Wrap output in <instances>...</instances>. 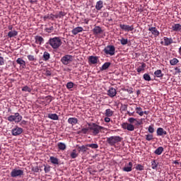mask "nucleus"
<instances>
[{
	"instance_id": "nucleus-1",
	"label": "nucleus",
	"mask_w": 181,
	"mask_h": 181,
	"mask_svg": "<svg viewBox=\"0 0 181 181\" xmlns=\"http://www.w3.org/2000/svg\"><path fill=\"white\" fill-rule=\"evenodd\" d=\"M48 43L52 49H59L63 42H62V39H60V37H54L53 38H49Z\"/></svg>"
},
{
	"instance_id": "nucleus-2",
	"label": "nucleus",
	"mask_w": 181,
	"mask_h": 181,
	"mask_svg": "<svg viewBox=\"0 0 181 181\" xmlns=\"http://www.w3.org/2000/svg\"><path fill=\"white\" fill-rule=\"evenodd\" d=\"M89 129L92 132L93 135H98L100 134V131L101 129H104V127L95 124V123H90L88 124Z\"/></svg>"
},
{
	"instance_id": "nucleus-3",
	"label": "nucleus",
	"mask_w": 181,
	"mask_h": 181,
	"mask_svg": "<svg viewBox=\"0 0 181 181\" xmlns=\"http://www.w3.org/2000/svg\"><path fill=\"white\" fill-rule=\"evenodd\" d=\"M121 141H122V137L119 136H112L107 138V142L110 146H115V144Z\"/></svg>"
},
{
	"instance_id": "nucleus-4",
	"label": "nucleus",
	"mask_w": 181,
	"mask_h": 181,
	"mask_svg": "<svg viewBox=\"0 0 181 181\" xmlns=\"http://www.w3.org/2000/svg\"><path fill=\"white\" fill-rule=\"evenodd\" d=\"M7 119L8 121H9V122L18 123L22 121V115H21V114H19L18 112H16L14 115H11L8 117Z\"/></svg>"
},
{
	"instance_id": "nucleus-5",
	"label": "nucleus",
	"mask_w": 181,
	"mask_h": 181,
	"mask_svg": "<svg viewBox=\"0 0 181 181\" xmlns=\"http://www.w3.org/2000/svg\"><path fill=\"white\" fill-rule=\"evenodd\" d=\"M104 53L105 54H109L110 56H114L115 54V47L114 45H107L104 49Z\"/></svg>"
},
{
	"instance_id": "nucleus-6",
	"label": "nucleus",
	"mask_w": 181,
	"mask_h": 181,
	"mask_svg": "<svg viewBox=\"0 0 181 181\" xmlns=\"http://www.w3.org/2000/svg\"><path fill=\"white\" fill-rule=\"evenodd\" d=\"M61 62L64 65L70 64L73 62V56L66 54L62 57Z\"/></svg>"
},
{
	"instance_id": "nucleus-7",
	"label": "nucleus",
	"mask_w": 181,
	"mask_h": 181,
	"mask_svg": "<svg viewBox=\"0 0 181 181\" xmlns=\"http://www.w3.org/2000/svg\"><path fill=\"white\" fill-rule=\"evenodd\" d=\"M21 176H23V170H18L15 168L11 172V177H21Z\"/></svg>"
},
{
	"instance_id": "nucleus-8",
	"label": "nucleus",
	"mask_w": 181,
	"mask_h": 181,
	"mask_svg": "<svg viewBox=\"0 0 181 181\" xmlns=\"http://www.w3.org/2000/svg\"><path fill=\"white\" fill-rule=\"evenodd\" d=\"M119 28L122 30H124V32H132V30H134V25L120 24Z\"/></svg>"
},
{
	"instance_id": "nucleus-9",
	"label": "nucleus",
	"mask_w": 181,
	"mask_h": 181,
	"mask_svg": "<svg viewBox=\"0 0 181 181\" xmlns=\"http://www.w3.org/2000/svg\"><path fill=\"white\" fill-rule=\"evenodd\" d=\"M11 132L12 135L14 136H18V135H21V134L23 132V129L16 127L15 129H12Z\"/></svg>"
},
{
	"instance_id": "nucleus-10",
	"label": "nucleus",
	"mask_w": 181,
	"mask_h": 181,
	"mask_svg": "<svg viewBox=\"0 0 181 181\" xmlns=\"http://www.w3.org/2000/svg\"><path fill=\"white\" fill-rule=\"evenodd\" d=\"M156 134L158 136H163V135H167L168 132L163 128L159 127L157 129Z\"/></svg>"
},
{
	"instance_id": "nucleus-11",
	"label": "nucleus",
	"mask_w": 181,
	"mask_h": 181,
	"mask_svg": "<svg viewBox=\"0 0 181 181\" xmlns=\"http://www.w3.org/2000/svg\"><path fill=\"white\" fill-rule=\"evenodd\" d=\"M83 30H84L83 27H76L75 28H74L71 30V33L73 35H78V33H81V32H83Z\"/></svg>"
},
{
	"instance_id": "nucleus-12",
	"label": "nucleus",
	"mask_w": 181,
	"mask_h": 181,
	"mask_svg": "<svg viewBox=\"0 0 181 181\" xmlns=\"http://www.w3.org/2000/svg\"><path fill=\"white\" fill-rule=\"evenodd\" d=\"M107 95H109V97H115L117 95V90H115V88H110L108 90H107Z\"/></svg>"
},
{
	"instance_id": "nucleus-13",
	"label": "nucleus",
	"mask_w": 181,
	"mask_h": 181,
	"mask_svg": "<svg viewBox=\"0 0 181 181\" xmlns=\"http://www.w3.org/2000/svg\"><path fill=\"white\" fill-rule=\"evenodd\" d=\"M148 30L151 32L152 35H153L155 37L159 36V31L156 29V27H151L148 28Z\"/></svg>"
},
{
	"instance_id": "nucleus-14",
	"label": "nucleus",
	"mask_w": 181,
	"mask_h": 181,
	"mask_svg": "<svg viewBox=\"0 0 181 181\" xmlns=\"http://www.w3.org/2000/svg\"><path fill=\"white\" fill-rule=\"evenodd\" d=\"M88 62L91 64H97V63L98 62V57H94V56H90L88 58Z\"/></svg>"
},
{
	"instance_id": "nucleus-15",
	"label": "nucleus",
	"mask_w": 181,
	"mask_h": 181,
	"mask_svg": "<svg viewBox=\"0 0 181 181\" xmlns=\"http://www.w3.org/2000/svg\"><path fill=\"white\" fill-rule=\"evenodd\" d=\"M17 64H20L22 69H25L26 67V62L22 58H18L16 60Z\"/></svg>"
},
{
	"instance_id": "nucleus-16",
	"label": "nucleus",
	"mask_w": 181,
	"mask_h": 181,
	"mask_svg": "<svg viewBox=\"0 0 181 181\" xmlns=\"http://www.w3.org/2000/svg\"><path fill=\"white\" fill-rule=\"evenodd\" d=\"M93 32L94 35H100V33H103V29L100 26H95L93 29Z\"/></svg>"
},
{
	"instance_id": "nucleus-17",
	"label": "nucleus",
	"mask_w": 181,
	"mask_h": 181,
	"mask_svg": "<svg viewBox=\"0 0 181 181\" xmlns=\"http://www.w3.org/2000/svg\"><path fill=\"white\" fill-rule=\"evenodd\" d=\"M68 122L69 124H71V125L74 126L76 125V124H77V122H78V119H77V118L76 117H70L68 119Z\"/></svg>"
},
{
	"instance_id": "nucleus-18",
	"label": "nucleus",
	"mask_w": 181,
	"mask_h": 181,
	"mask_svg": "<svg viewBox=\"0 0 181 181\" xmlns=\"http://www.w3.org/2000/svg\"><path fill=\"white\" fill-rule=\"evenodd\" d=\"M172 43H173V40L172 38L164 37L165 46H169V45H172Z\"/></svg>"
},
{
	"instance_id": "nucleus-19",
	"label": "nucleus",
	"mask_w": 181,
	"mask_h": 181,
	"mask_svg": "<svg viewBox=\"0 0 181 181\" xmlns=\"http://www.w3.org/2000/svg\"><path fill=\"white\" fill-rule=\"evenodd\" d=\"M49 160L52 165H59V158L54 157V156H51L49 158Z\"/></svg>"
},
{
	"instance_id": "nucleus-20",
	"label": "nucleus",
	"mask_w": 181,
	"mask_h": 181,
	"mask_svg": "<svg viewBox=\"0 0 181 181\" xmlns=\"http://www.w3.org/2000/svg\"><path fill=\"white\" fill-rule=\"evenodd\" d=\"M158 165H159V163L156 160H153L151 161V168L154 170H156V169H158Z\"/></svg>"
},
{
	"instance_id": "nucleus-21",
	"label": "nucleus",
	"mask_w": 181,
	"mask_h": 181,
	"mask_svg": "<svg viewBox=\"0 0 181 181\" xmlns=\"http://www.w3.org/2000/svg\"><path fill=\"white\" fill-rule=\"evenodd\" d=\"M124 172H131L132 170V162H129L128 166L123 168Z\"/></svg>"
},
{
	"instance_id": "nucleus-22",
	"label": "nucleus",
	"mask_w": 181,
	"mask_h": 181,
	"mask_svg": "<svg viewBox=\"0 0 181 181\" xmlns=\"http://www.w3.org/2000/svg\"><path fill=\"white\" fill-rule=\"evenodd\" d=\"M146 67V64L141 63V66L137 68V73H141V71H144Z\"/></svg>"
},
{
	"instance_id": "nucleus-23",
	"label": "nucleus",
	"mask_w": 181,
	"mask_h": 181,
	"mask_svg": "<svg viewBox=\"0 0 181 181\" xmlns=\"http://www.w3.org/2000/svg\"><path fill=\"white\" fill-rule=\"evenodd\" d=\"M7 36H8L9 37H15V36H18V31L11 30L8 33Z\"/></svg>"
},
{
	"instance_id": "nucleus-24",
	"label": "nucleus",
	"mask_w": 181,
	"mask_h": 181,
	"mask_svg": "<svg viewBox=\"0 0 181 181\" xmlns=\"http://www.w3.org/2000/svg\"><path fill=\"white\" fill-rule=\"evenodd\" d=\"M57 146L59 151H64L66 148V144L62 142L58 143Z\"/></svg>"
},
{
	"instance_id": "nucleus-25",
	"label": "nucleus",
	"mask_w": 181,
	"mask_h": 181,
	"mask_svg": "<svg viewBox=\"0 0 181 181\" xmlns=\"http://www.w3.org/2000/svg\"><path fill=\"white\" fill-rule=\"evenodd\" d=\"M103 1H98L95 5V9L97 11H101V9L103 8Z\"/></svg>"
},
{
	"instance_id": "nucleus-26",
	"label": "nucleus",
	"mask_w": 181,
	"mask_h": 181,
	"mask_svg": "<svg viewBox=\"0 0 181 181\" xmlns=\"http://www.w3.org/2000/svg\"><path fill=\"white\" fill-rule=\"evenodd\" d=\"M173 30H174V32H179L181 30V25L179 23L175 24L173 26Z\"/></svg>"
},
{
	"instance_id": "nucleus-27",
	"label": "nucleus",
	"mask_w": 181,
	"mask_h": 181,
	"mask_svg": "<svg viewBox=\"0 0 181 181\" xmlns=\"http://www.w3.org/2000/svg\"><path fill=\"white\" fill-rule=\"evenodd\" d=\"M154 75L159 78L163 77V74H162V70L160 69H158L157 71H156L154 72Z\"/></svg>"
},
{
	"instance_id": "nucleus-28",
	"label": "nucleus",
	"mask_w": 181,
	"mask_h": 181,
	"mask_svg": "<svg viewBox=\"0 0 181 181\" xmlns=\"http://www.w3.org/2000/svg\"><path fill=\"white\" fill-rule=\"evenodd\" d=\"M43 37H40V36H35V43H37V45H42V42H43Z\"/></svg>"
},
{
	"instance_id": "nucleus-29",
	"label": "nucleus",
	"mask_w": 181,
	"mask_h": 181,
	"mask_svg": "<svg viewBox=\"0 0 181 181\" xmlns=\"http://www.w3.org/2000/svg\"><path fill=\"white\" fill-rule=\"evenodd\" d=\"M105 117H112L114 112L111 109H107L105 112Z\"/></svg>"
},
{
	"instance_id": "nucleus-30",
	"label": "nucleus",
	"mask_w": 181,
	"mask_h": 181,
	"mask_svg": "<svg viewBox=\"0 0 181 181\" xmlns=\"http://www.w3.org/2000/svg\"><path fill=\"white\" fill-rule=\"evenodd\" d=\"M48 118L53 119L54 121H57L59 119V116L57 114H49Z\"/></svg>"
},
{
	"instance_id": "nucleus-31",
	"label": "nucleus",
	"mask_w": 181,
	"mask_h": 181,
	"mask_svg": "<svg viewBox=\"0 0 181 181\" xmlns=\"http://www.w3.org/2000/svg\"><path fill=\"white\" fill-rule=\"evenodd\" d=\"M64 16H66V13L64 11H59L57 14H55V18L59 19V18H63Z\"/></svg>"
},
{
	"instance_id": "nucleus-32",
	"label": "nucleus",
	"mask_w": 181,
	"mask_h": 181,
	"mask_svg": "<svg viewBox=\"0 0 181 181\" xmlns=\"http://www.w3.org/2000/svg\"><path fill=\"white\" fill-rule=\"evenodd\" d=\"M162 152H163V147L160 146L154 151L156 155H162Z\"/></svg>"
},
{
	"instance_id": "nucleus-33",
	"label": "nucleus",
	"mask_w": 181,
	"mask_h": 181,
	"mask_svg": "<svg viewBox=\"0 0 181 181\" xmlns=\"http://www.w3.org/2000/svg\"><path fill=\"white\" fill-rule=\"evenodd\" d=\"M136 113L142 117L144 115V111H142V108L141 107H136Z\"/></svg>"
},
{
	"instance_id": "nucleus-34",
	"label": "nucleus",
	"mask_w": 181,
	"mask_h": 181,
	"mask_svg": "<svg viewBox=\"0 0 181 181\" xmlns=\"http://www.w3.org/2000/svg\"><path fill=\"white\" fill-rule=\"evenodd\" d=\"M43 59H44L45 62H47V60H49V59H50V54L47 52H45L43 54Z\"/></svg>"
},
{
	"instance_id": "nucleus-35",
	"label": "nucleus",
	"mask_w": 181,
	"mask_h": 181,
	"mask_svg": "<svg viewBox=\"0 0 181 181\" xmlns=\"http://www.w3.org/2000/svg\"><path fill=\"white\" fill-rule=\"evenodd\" d=\"M110 66H111V63L110 62H105L101 67L100 70H107V69H108L110 67Z\"/></svg>"
},
{
	"instance_id": "nucleus-36",
	"label": "nucleus",
	"mask_w": 181,
	"mask_h": 181,
	"mask_svg": "<svg viewBox=\"0 0 181 181\" xmlns=\"http://www.w3.org/2000/svg\"><path fill=\"white\" fill-rule=\"evenodd\" d=\"M86 146L88 148H91V149H98V144H87Z\"/></svg>"
},
{
	"instance_id": "nucleus-37",
	"label": "nucleus",
	"mask_w": 181,
	"mask_h": 181,
	"mask_svg": "<svg viewBox=\"0 0 181 181\" xmlns=\"http://www.w3.org/2000/svg\"><path fill=\"white\" fill-rule=\"evenodd\" d=\"M177 63H179V60L176 58L170 60V64H171V66H176Z\"/></svg>"
},
{
	"instance_id": "nucleus-38",
	"label": "nucleus",
	"mask_w": 181,
	"mask_h": 181,
	"mask_svg": "<svg viewBox=\"0 0 181 181\" xmlns=\"http://www.w3.org/2000/svg\"><path fill=\"white\" fill-rule=\"evenodd\" d=\"M127 131H134L135 130V126H134V124H129V123H127Z\"/></svg>"
},
{
	"instance_id": "nucleus-39",
	"label": "nucleus",
	"mask_w": 181,
	"mask_h": 181,
	"mask_svg": "<svg viewBox=\"0 0 181 181\" xmlns=\"http://www.w3.org/2000/svg\"><path fill=\"white\" fill-rule=\"evenodd\" d=\"M77 156H78L77 151H76V149L73 150L72 152L71 153V158L72 159H76V158H77Z\"/></svg>"
},
{
	"instance_id": "nucleus-40",
	"label": "nucleus",
	"mask_w": 181,
	"mask_h": 181,
	"mask_svg": "<svg viewBox=\"0 0 181 181\" xmlns=\"http://www.w3.org/2000/svg\"><path fill=\"white\" fill-rule=\"evenodd\" d=\"M143 78L146 81H151V76L149 75V74H144L143 76Z\"/></svg>"
},
{
	"instance_id": "nucleus-41",
	"label": "nucleus",
	"mask_w": 181,
	"mask_h": 181,
	"mask_svg": "<svg viewBox=\"0 0 181 181\" xmlns=\"http://www.w3.org/2000/svg\"><path fill=\"white\" fill-rule=\"evenodd\" d=\"M22 91H25V93H31L32 89L29 88V86H25L24 87L22 88Z\"/></svg>"
},
{
	"instance_id": "nucleus-42",
	"label": "nucleus",
	"mask_w": 181,
	"mask_h": 181,
	"mask_svg": "<svg viewBox=\"0 0 181 181\" xmlns=\"http://www.w3.org/2000/svg\"><path fill=\"white\" fill-rule=\"evenodd\" d=\"M119 42L121 45H122L123 46H125V45L128 44V39H125L122 37L121 40H119Z\"/></svg>"
},
{
	"instance_id": "nucleus-43",
	"label": "nucleus",
	"mask_w": 181,
	"mask_h": 181,
	"mask_svg": "<svg viewBox=\"0 0 181 181\" xmlns=\"http://www.w3.org/2000/svg\"><path fill=\"white\" fill-rule=\"evenodd\" d=\"M74 87V83L68 82L66 83V88H68V90H70L71 88H73Z\"/></svg>"
},
{
	"instance_id": "nucleus-44",
	"label": "nucleus",
	"mask_w": 181,
	"mask_h": 181,
	"mask_svg": "<svg viewBox=\"0 0 181 181\" xmlns=\"http://www.w3.org/2000/svg\"><path fill=\"white\" fill-rule=\"evenodd\" d=\"M27 57L30 62H36V57H35L33 55L30 54L28 55Z\"/></svg>"
},
{
	"instance_id": "nucleus-45",
	"label": "nucleus",
	"mask_w": 181,
	"mask_h": 181,
	"mask_svg": "<svg viewBox=\"0 0 181 181\" xmlns=\"http://www.w3.org/2000/svg\"><path fill=\"white\" fill-rule=\"evenodd\" d=\"M146 141H152V139H153V135L152 134L146 135Z\"/></svg>"
},
{
	"instance_id": "nucleus-46",
	"label": "nucleus",
	"mask_w": 181,
	"mask_h": 181,
	"mask_svg": "<svg viewBox=\"0 0 181 181\" xmlns=\"http://www.w3.org/2000/svg\"><path fill=\"white\" fill-rule=\"evenodd\" d=\"M78 149H79V152H86V151H87V147H86L85 146H79Z\"/></svg>"
},
{
	"instance_id": "nucleus-47",
	"label": "nucleus",
	"mask_w": 181,
	"mask_h": 181,
	"mask_svg": "<svg viewBox=\"0 0 181 181\" xmlns=\"http://www.w3.org/2000/svg\"><path fill=\"white\" fill-rule=\"evenodd\" d=\"M44 170L45 173H49V172H50V166L49 165H44Z\"/></svg>"
},
{
	"instance_id": "nucleus-48",
	"label": "nucleus",
	"mask_w": 181,
	"mask_h": 181,
	"mask_svg": "<svg viewBox=\"0 0 181 181\" xmlns=\"http://www.w3.org/2000/svg\"><path fill=\"white\" fill-rule=\"evenodd\" d=\"M136 170H144V167L141 164H138L136 167H135Z\"/></svg>"
},
{
	"instance_id": "nucleus-49",
	"label": "nucleus",
	"mask_w": 181,
	"mask_h": 181,
	"mask_svg": "<svg viewBox=\"0 0 181 181\" xmlns=\"http://www.w3.org/2000/svg\"><path fill=\"white\" fill-rule=\"evenodd\" d=\"M148 131L150 134H153L155 132V129H153V126H149Z\"/></svg>"
},
{
	"instance_id": "nucleus-50",
	"label": "nucleus",
	"mask_w": 181,
	"mask_h": 181,
	"mask_svg": "<svg viewBox=\"0 0 181 181\" xmlns=\"http://www.w3.org/2000/svg\"><path fill=\"white\" fill-rule=\"evenodd\" d=\"M45 100L48 104H50L53 99L52 98V96H47Z\"/></svg>"
},
{
	"instance_id": "nucleus-51",
	"label": "nucleus",
	"mask_w": 181,
	"mask_h": 181,
	"mask_svg": "<svg viewBox=\"0 0 181 181\" xmlns=\"http://www.w3.org/2000/svg\"><path fill=\"white\" fill-rule=\"evenodd\" d=\"M135 121H136V119L134 117H130L128 119V122H129V124H134Z\"/></svg>"
},
{
	"instance_id": "nucleus-52",
	"label": "nucleus",
	"mask_w": 181,
	"mask_h": 181,
	"mask_svg": "<svg viewBox=\"0 0 181 181\" xmlns=\"http://www.w3.org/2000/svg\"><path fill=\"white\" fill-rule=\"evenodd\" d=\"M134 89L132 88H128L127 89H125V91H127V93H129V94H132V93H134Z\"/></svg>"
},
{
	"instance_id": "nucleus-53",
	"label": "nucleus",
	"mask_w": 181,
	"mask_h": 181,
	"mask_svg": "<svg viewBox=\"0 0 181 181\" xmlns=\"http://www.w3.org/2000/svg\"><path fill=\"white\" fill-rule=\"evenodd\" d=\"M5 64V60L4 59V57H0V66H4Z\"/></svg>"
},
{
	"instance_id": "nucleus-54",
	"label": "nucleus",
	"mask_w": 181,
	"mask_h": 181,
	"mask_svg": "<svg viewBox=\"0 0 181 181\" xmlns=\"http://www.w3.org/2000/svg\"><path fill=\"white\" fill-rule=\"evenodd\" d=\"M89 127L87 129V128H83L81 129V132L82 134H87V132H88V130H89Z\"/></svg>"
},
{
	"instance_id": "nucleus-55",
	"label": "nucleus",
	"mask_w": 181,
	"mask_h": 181,
	"mask_svg": "<svg viewBox=\"0 0 181 181\" xmlns=\"http://www.w3.org/2000/svg\"><path fill=\"white\" fill-rule=\"evenodd\" d=\"M128 127V123H123L122 124V128H123V129H127Z\"/></svg>"
},
{
	"instance_id": "nucleus-56",
	"label": "nucleus",
	"mask_w": 181,
	"mask_h": 181,
	"mask_svg": "<svg viewBox=\"0 0 181 181\" xmlns=\"http://www.w3.org/2000/svg\"><path fill=\"white\" fill-rule=\"evenodd\" d=\"M33 172H35V173H37V172H39V170H40V169H39V167H34L33 168Z\"/></svg>"
},
{
	"instance_id": "nucleus-57",
	"label": "nucleus",
	"mask_w": 181,
	"mask_h": 181,
	"mask_svg": "<svg viewBox=\"0 0 181 181\" xmlns=\"http://www.w3.org/2000/svg\"><path fill=\"white\" fill-rule=\"evenodd\" d=\"M54 28H53V26H52V27H50V28H46V30H47V32H48L49 33H50V32L52 31V30H54Z\"/></svg>"
},
{
	"instance_id": "nucleus-58",
	"label": "nucleus",
	"mask_w": 181,
	"mask_h": 181,
	"mask_svg": "<svg viewBox=\"0 0 181 181\" xmlns=\"http://www.w3.org/2000/svg\"><path fill=\"white\" fill-rule=\"evenodd\" d=\"M104 121L105 122H110L111 121V119L110 118V117L106 116V117H105L104 119Z\"/></svg>"
},
{
	"instance_id": "nucleus-59",
	"label": "nucleus",
	"mask_w": 181,
	"mask_h": 181,
	"mask_svg": "<svg viewBox=\"0 0 181 181\" xmlns=\"http://www.w3.org/2000/svg\"><path fill=\"white\" fill-rule=\"evenodd\" d=\"M175 73L177 74L181 73L180 69H179L178 67H175Z\"/></svg>"
},
{
	"instance_id": "nucleus-60",
	"label": "nucleus",
	"mask_w": 181,
	"mask_h": 181,
	"mask_svg": "<svg viewBox=\"0 0 181 181\" xmlns=\"http://www.w3.org/2000/svg\"><path fill=\"white\" fill-rule=\"evenodd\" d=\"M45 76H52V72L50 71H46Z\"/></svg>"
},
{
	"instance_id": "nucleus-61",
	"label": "nucleus",
	"mask_w": 181,
	"mask_h": 181,
	"mask_svg": "<svg viewBox=\"0 0 181 181\" xmlns=\"http://www.w3.org/2000/svg\"><path fill=\"white\" fill-rule=\"evenodd\" d=\"M122 111H126L127 108V105H123L122 106Z\"/></svg>"
},
{
	"instance_id": "nucleus-62",
	"label": "nucleus",
	"mask_w": 181,
	"mask_h": 181,
	"mask_svg": "<svg viewBox=\"0 0 181 181\" xmlns=\"http://www.w3.org/2000/svg\"><path fill=\"white\" fill-rule=\"evenodd\" d=\"M54 18H55V15L49 14V19H52L53 21V19H54Z\"/></svg>"
},
{
	"instance_id": "nucleus-63",
	"label": "nucleus",
	"mask_w": 181,
	"mask_h": 181,
	"mask_svg": "<svg viewBox=\"0 0 181 181\" xmlns=\"http://www.w3.org/2000/svg\"><path fill=\"white\" fill-rule=\"evenodd\" d=\"M127 114H128L129 117H134V112H127Z\"/></svg>"
},
{
	"instance_id": "nucleus-64",
	"label": "nucleus",
	"mask_w": 181,
	"mask_h": 181,
	"mask_svg": "<svg viewBox=\"0 0 181 181\" xmlns=\"http://www.w3.org/2000/svg\"><path fill=\"white\" fill-rule=\"evenodd\" d=\"M136 125H142V122H139V121H136Z\"/></svg>"
}]
</instances>
